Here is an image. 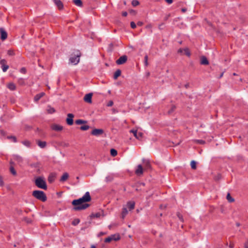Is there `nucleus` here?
Returning a JSON list of instances; mask_svg holds the SVG:
<instances>
[{
	"mask_svg": "<svg viewBox=\"0 0 248 248\" xmlns=\"http://www.w3.org/2000/svg\"><path fill=\"white\" fill-rule=\"evenodd\" d=\"M105 234V233L103 232H101L100 233L99 235H104V234Z\"/></svg>",
	"mask_w": 248,
	"mask_h": 248,
	"instance_id": "55",
	"label": "nucleus"
},
{
	"mask_svg": "<svg viewBox=\"0 0 248 248\" xmlns=\"http://www.w3.org/2000/svg\"><path fill=\"white\" fill-rule=\"evenodd\" d=\"M226 199L230 202H232L234 201V199L232 198L229 193H228L226 196Z\"/></svg>",
	"mask_w": 248,
	"mask_h": 248,
	"instance_id": "25",
	"label": "nucleus"
},
{
	"mask_svg": "<svg viewBox=\"0 0 248 248\" xmlns=\"http://www.w3.org/2000/svg\"><path fill=\"white\" fill-rule=\"evenodd\" d=\"M116 63L118 64L124 63V55L122 56L118 60H117Z\"/></svg>",
	"mask_w": 248,
	"mask_h": 248,
	"instance_id": "24",
	"label": "nucleus"
},
{
	"mask_svg": "<svg viewBox=\"0 0 248 248\" xmlns=\"http://www.w3.org/2000/svg\"><path fill=\"white\" fill-rule=\"evenodd\" d=\"M89 126L87 125H85L81 126L80 128L81 130L85 131L88 130L89 128Z\"/></svg>",
	"mask_w": 248,
	"mask_h": 248,
	"instance_id": "35",
	"label": "nucleus"
},
{
	"mask_svg": "<svg viewBox=\"0 0 248 248\" xmlns=\"http://www.w3.org/2000/svg\"><path fill=\"white\" fill-rule=\"evenodd\" d=\"M110 154L112 156H115L117 155V151L114 149L110 150Z\"/></svg>",
	"mask_w": 248,
	"mask_h": 248,
	"instance_id": "31",
	"label": "nucleus"
},
{
	"mask_svg": "<svg viewBox=\"0 0 248 248\" xmlns=\"http://www.w3.org/2000/svg\"><path fill=\"white\" fill-rule=\"evenodd\" d=\"M101 216V214L99 213H97L94 214L92 215V217H99Z\"/></svg>",
	"mask_w": 248,
	"mask_h": 248,
	"instance_id": "41",
	"label": "nucleus"
},
{
	"mask_svg": "<svg viewBox=\"0 0 248 248\" xmlns=\"http://www.w3.org/2000/svg\"><path fill=\"white\" fill-rule=\"evenodd\" d=\"M144 60H145V64L146 65H148V62H147V60H148V56L147 55H146L144 57Z\"/></svg>",
	"mask_w": 248,
	"mask_h": 248,
	"instance_id": "44",
	"label": "nucleus"
},
{
	"mask_svg": "<svg viewBox=\"0 0 248 248\" xmlns=\"http://www.w3.org/2000/svg\"><path fill=\"white\" fill-rule=\"evenodd\" d=\"M10 164H11V165H12L13 164H14L13 162L11 161L10 162ZM10 169L11 172L13 175H16V170H15L14 167L12 166H11Z\"/></svg>",
	"mask_w": 248,
	"mask_h": 248,
	"instance_id": "26",
	"label": "nucleus"
},
{
	"mask_svg": "<svg viewBox=\"0 0 248 248\" xmlns=\"http://www.w3.org/2000/svg\"><path fill=\"white\" fill-rule=\"evenodd\" d=\"M130 25L132 29H135L136 27V24L133 21L130 23Z\"/></svg>",
	"mask_w": 248,
	"mask_h": 248,
	"instance_id": "42",
	"label": "nucleus"
},
{
	"mask_svg": "<svg viewBox=\"0 0 248 248\" xmlns=\"http://www.w3.org/2000/svg\"><path fill=\"white\" fill-rule=\"evenodd\" d=\"M178 217L180 219H182V216H181L180 214H178Z\"/></svg>",
	"mask_w": 248,
	"mask_h": 248,
	"instance_id": "53",
	"label": "nucleus"
},
{
	"mask_svg": "<svg viewBox=\"0 0 248 248\" xmlns=\"http://www.w3.org/2000/svg\"><path fill=\"white\" fill-rule=\"evenodd\" d=\"M91 200V198L90 193L86 192L82 197L73 201L72 203L75 206L73 208V210L75 211H78L86 209L89 206V204L85 202H89Z\"/></svg>",
	"mask_w": 248,
	"mask_h": 248,
	"instance_id": "1",
	"label": "nucleus"
},
{
	"mask_svg": "<svg viewBox=\"0 0 248 248\" xmlns=\"http://www.w3.org/2000/svg\"><path fill=\"white\" fill-rule=\"evenodd\" d=\"M35 185L40 188L46 190L47 185L45 179L43 177H38L36 178L34 181Z\"/></svg>",
	"mask_w": 248,
	"mask_h": 248,
	"instance_id": "2",
	"label": "nucleus"
},
{
	"mask_svg": "<svg viewBox=\"0 0 248 248\" xmlns=\"http://www.w3.org/2000/svg\"><path fill=\"white\" fill-rule=\"evenodd\" d=\"M143 22H141V21H139L138 23H137V25L138 26H141L142 25H143Z\"/></svg>",
	"mask_w": 248,
	"mask_h": 248,
	"instance_id": "49",
	"label": "nucleus"
},
{
	"mask_svg": "<svg viewBox=\"0 0 248 248\" xmlns=\"http://www.w3.org/2000/svg\"><path fill=\"white\" fill-rule=\"evenodd\" d=\"M124 217V211H122V217L123 218Z\"/></svg>",
	"mask_w": 248,
	"mask_h": 248,
	"instance_id": "59",
	"label": "nucleus"
},
{
	"mask_svg": "<svg viewBox=\"0 0 248 248\" xmlns=\"http://www.w3.org/2000/svg\"><path fill=\"white\" fill-rule=\"evenodd\" d=\"M51 128L52 130L56 131H60L63 129V127L62 126L57 124H52L51 125Z\"/></svg>",
	"mask_w": 248,
	"mask_h": 248,
	"instance_id": "12",
	"label": "nucleus"
},
{
	"mask_svg": "<svg viewBox=\"0 0 248 248\" xmlns=\"http://www.w3.org/2000/svg\"><path fill=\"white\" fill-rule=\"evenodd\" d=\"M223 73H222V74L220 75V78H221V77L223 76Z\"/></svg>",
	"mask_w": 248,
	"mask_h": 248,
	"instance_id": "63",
	"label": "nucleus"
},
{
	"mask_svg": "<svg viewBox=\"0 0 248 248\" xmlns=\"http://www.w3.org/2000/svg\"><path fill=\"white\" fill-rule=\"evenodd\" d=\"M188 86H189L188 84H186L185 85L186 88H188Z\"/></svg>",
	"mask_w": 248,
	"mask_h": 248,
	"instance_id": "61",
	"label": "nucleus"
},
{
	"mask_svg": "<svg viewBox=\"0 0 248 248\" xmlns=\"http://www.w3.org/2000/svg\"><path fill=\"white\" fill-rule=\"evenodd\" d=\"M165 1L169 4H171L173 1L172 0H165Z\"/></svg>",
	"mask_w": 248,
	"mask_h": 248,
	"instance_id": "50",
	"label": "nucleus"
},
{
	"mask_svg": "<svg viewBox=\"0 0 248 248\" xmlns=\"http://www.w3.org/2000/svg\"><path fill=\"white\" fill-rule=\"evenodd\" d=\"M3 185V182L2 181V179L1 177L0 176V186H2Z\"/></svg>",
	"mask_w": 248,
	"mask_h": 248,
	"instance_id": "47",
	"label": "nucleus"
},
{
	"mask_svg": "<svg viewBox=\"0 0 248 248\" xmlns=\"http://www.w3.org/2000/svg\"><path fill=\"white\" fill-rule=\"evenodd\" d=\"M181 10H182V12H185L186 11V8H182Z\"/></svg>",
	"mask_w": 248,
	"mask_h": 248,
	"instance_id": "52",
	"label": "nucleus"
},
{
	"mask_svg": "<svg viewBox=\"0 0 248 248\" xmlns=\"http://www.w3.org/2000/svg\"><path fill=\"white\" fill-rule=\"evenodd\" d=\"M170 16V15H168V16H166V18H165V20H167V19L169 18V17Z\"/></svg>",
	"mask_w": 248,
	"mask_h": 248,
	"instance_id": "57",
	"label": "nucleus"
},
{
	"mask_svg": "<svg viewBox=\"0 0 248 248\" xmlns=\"http://www.w3.org/2000/svg\"><path fill=\"white\" fill-rule=\"evenodd\" d=\"M164 26V24L163 23H162L160 25H159V29H162V27Z\"/></svg>",
	"mask_w": 248,
	"mask_h": 248,
	"instance_id": "51",
	"label": "nucleus"
},
{
	"mask_svg": "<svg viewBox=\"0 0 248 248\" xmlns=\"http://www.w3.org/2000/svg\"><path fill=\"white\" fill-rule=\"evenodd\" d=\"M74 115L71 113H69L67 114V118L66 120L67 124L69 125H71L73 124V118H74Z\"/></svg>",
	"mask_w": 248,
	"mask_h": 248,
	"instance_id": "8",
	"label": "nucleus"
},
{
	"mask_svg": "<svg viewBox=\"0 0 248 248\" xmlns=\"http://www.w3.org/2000/svg\"><path fill=\"white\" fill-rule=\"evenodd\" d=\"M91 248H96V247L94 245H92Z\"/></svg>",
	"mask_w": 248,
	"mask_h": 248,
	"instance_id": "60",
	"label": "nucleus"
},
{
	"mask_svg": "<svg viewBox=\"0 0 248 248\" xmlns=\"http://www.w3.org/2000/svg\"><path fill=\"white\" fill-rule=\"evenodd\" d=\"M194 142L196 143H197L198 144H203L205 143V141L203 140H194Z\"/></svg>",
	"mask_w": 248,
	"mask_h": 248,
	"instance_id": "36",
	"label": "nucleus"
},
{
	"mask_svg": "<svg viewBox=\"0 0 248 248\" xmlns=\"http://www.w3.org/2000/svg\"><path fill=\"white\" fill-rule=\"evenodd\" d=\"M73 2L78 6L81 7L82 6V2L81 0H74Z\"/></svg>",
	"mask_w": 248,
	"mask_h": 248,
	"instance_id": "28",
	"label": "nucleus"
},
{
	"mask_svg": "<svg viewBox=\"0 0 248 248\" xmlns=\"http://www.w3.org/2000/svg\"><path fill=\"white\" fill-rule=\"evenodd\" d=\"M201 63L203 65H207L209 63L208 61L204 56L201 57Z\"/></svg>",
	"mask_w": 248,
	"mask_h": 248,
	"instance_id": "19",
	"label": "nucleus"
},
{
	"mask_svg": "<svg viewBox=\"0 0 248 248\" xmlns=\"http://www.w3.org/2000/svg\"><path fill=\"white\" fill-rule=\"evenodd\" d=\"M12 139H13L14 141L15 142H16V138L15 137H12Z\"/></svg>",
	"mask_w": 248,
	"mask_h": 248,
	"instance_id": "56",
	"label": "nucleus"
},
{
	"mask_svg": "<svg viewBox=\"0 0 248 248\" xmlns=\"http://www.w3.org/2000/svg\"><path fill=\"white\" fill-rule=\"evenodd\" d=\"M124 212H125V215L126 214H127V212H128V211H127V210H126V208H125Z\"/></svg>",
	"mask_w": 248,
	"mask_h": 248,
	"instance_id": "58",
	"label": "nucleus"
},
{
	"mask_svg": "<svg viewBox=\"0 0 248 248\" xmlns=\"http://www.w3.org/2000/svg\"><path fill=\"white\" fill-rule=\"evenodd\" d=\"M75 123L77 124H85L87 123V122L85 121L81 120V119H78V120H76Z\"/></svg>",
	"mask_w": 248,
	"mask_h": 248,
	"instance_id": "30",
	"label": "nucleus"
},
{
	"mask_svg": "<svg viewBox=\"0 0 248 248\" xmlns=\"http://www.w3.org/2000/svg\"><path fill=\"white\" fill-rule=\"evenodd\" d=\"M23 143L25 145L27 146H29L30 145V142L29 141H25Z\"/></svg>",
	"mask_w": 248,
	"mask_h": 248,
	"instance_id": "43",
	"label": "nucleus"
},
{
	"mask_svg": "<svg viewBox=\"0 0 248 248\" xmlns=\"http://www.w3.org/2000/svg\"><path fill=\"white\" fill-rule=\"evenodd\" d=\"M144 171H145V170L143 169L142 165L140 164L138 165L135 170V173L138 176H141L142 175Z\"/></svg>",
	"mask_w": 248,
	"mask_h": 248,
	"instance_id": "5",
	"label": "nucleus"
},
{
	"mask_svg": "<svg viewBox=\"0 0 248 248\" xmlns=\"http://www.w3.org/2000/svg\"><path fill=\"white\" fill-rule=\"evenodd\" d=\"M80 221L79 219H76L72 222V224L74 226L78 225Z\"/></svg>",
	"mask_w": 248,
	"mask_h": 248,
	"instance_id": "39",
	"label": "nucleus"
},
{
	"mask_svg": "<svg viewBox=\"0 0 248 248\" xmlns=\"http://www.w3.org/2000/svg\"><path fill=\"white\" fill-rule=\"evenodd\" d=\"M121 73V71L120 69L117 70L116 71L114 74L113 78L114 79H117V78L120 76Z\"/></svg>",
	"mask_w": 248,
	"mask_h": 248,
	"instance_id": "21",
	"label": "nucleus"
},
{
	"mask_svg": "<svg viewBox=\"0 0 248 248\" xmlns=\"http://www.w3.org/2000/svg\"><path fill=\"white\" fill-rule=\"evenodd\" d=\"M32 194L33 197L39 200L42 202H45L46 201V196L43 191L34 190L32 192Z\"/></svg>",
	"mask_w": 248,
	"mask_h": 248,
	"instance_id": "3",
	"label": "nucleus"
},
{
	"mask_svg": "<svg viewBox=\"0 0 248 248\" xmlns=\"http://www.w3.org/2000/svg\"><path fill=\"white\" fill-rule=\"evenodd\" d=\"M21 72L25 73L26 72V69L25 68H22L20 70Z\"/></svg>",
	"mask_w": 248,
	"mask_h": 248,
	"instance_id": "48",
	"label": "nucleus"
},
{
	"mask_svg": "<svg viewBox=\"0 0 248 248\" xmlns=\"http://www.w3.org/2000/svg\"><path fill=\"white\" fill-rule=\"evenodd\" d=\"M130 132L133 133L134 136L138 140H140L143 136V133L141 132H138L137 130H131Z\"/></svg>",
	"mask_w": 248,
	"mask_h": 248,
	"instance_id": "10",
	"label": "nucleus"
},
{
	"mask_svg": "<svg viewBox=\"0 0 248 248\" xmlns=\"http://www.w3.org/2000/svg\"><path fill=\"white\" fill-rule=\"evenodd\" d=\"M7 87L11 90L14 91L16 90V86L13 83H10L8 84Z\"/></svg>",
	"mask_w": 248,
	"mask_h": 248,
	"instance_id": "23",
	"label": "nucleus"
},
{
	"mask_svg": "<svg viewBox=\"0 0 248 248\" xmlns=\"http://www.w3.org/2000/svg\"><path fill=\"white\" fill-rule=\"evenodd\" d=\"M220 176L219 175H218L217 177H216L215 179L216 180H218L220 179Z\"/></svg>",
	"mask_w": 248,
	"mask_h": 248,
	"instance_id": "54",
	"label": "nucleus"
},
{
	"mask_svg": "<svg viewBox=\"0 0 248 248\" xmlns=\"http://www.w3.org/2000/svg\"><path fill=\"white\" fill-rule=\"evenodd\" d=\"M191 167L193 169H195L196 168V162L193 160L190 163Z\"/></svg>",
	"mask_w": 248,
	"mask_h": 248,
	"instance_id": "33",
	"label": "nucleus"
},
{
	"mask_svg": "<svg viewBox=\"0 0 248 248\" xmlns=\"http://www.w3.org/2000/svg\"><path fill=\"white\" fill-rule=\"evenodd\" d=\"M7 54L9 56H13L15 54L14 51L13 50H8L7 51Z\"/></svg>",
	"mask_w": 248,
	"mask_h": 248,
	"instance_id": "40",
	"label": "nucleus"
},
{
	"mask_svg": "<svg viewBox=\"0 0 248 248\" xmlns=\"http://www.w3.org/2000/svg\"><path fill=\"white\" fill-rule=\"evenodd\" d=\"M113 179V177L111 175H108L106 177V182H110Z\"/></svg>",
	"mask_w": 248,
	"mask_h": 248,
	"instance_id": "38",
	"label": "nucleus"
},
{
	"mask_svg": "<svg viewBox=\"0 0 248 248\" xmlns=\"http://www.w3.org/2000/svg\"><path fill=\"white\" fill-rule=\"evenodd\" d=\"M45 94V93L43 92L36 94L34 98V101L37 102L41 97L44 96Z\"/></svg>",
	"mask_w": 248,
	"mask_h": 248,
	"instance_id": "17",
	"label": "nucleus"
},
{
	"mask_svg": "<svg viewBox=\"0 0 248 248\" xmlns=\"http://www.w3.org/2000/svg\"><path fill=\"white\" fill-rule=\"evenodd\" d=\"M113 104V102L112 101H109L108 104V107H110V106H112Z\"/></svg>",
	"mask_w": 248,
	"mask_h": 248,
	"instance_id": "45",
	"label": "nucleus"
},
{
	"mask_svg": "<svg viewBox=\"0 0 248 248\" xmlns=\"http://www.w3.org/2000/svg\"><path fill=\"white\" fill-rule=\"evenodd\" d=\"M183 52H184V49L180 48L178 50V53H183Z\"/></svg>",
	"mask_w": 248,
	"mask_h": 248,
	"instance_id": "46",
	"label": "nucleus"
},
{
	"mask_svg": "<svg viewBox=\"0 0 248 248\" xmlns=\"http://www.w3.org/2000/svg\"><path fill=\"white\" fill-rule=\"evenodd\" d=\"M127 13L125 12V14H124L125 16H127Z\"/></svg>",
	"mask_w": 248,
	"mask_h": 248,
	"instance_id": "64",
	"label": "nucleus"
},
{
	"mask_svg": "<svg viewBox=\"0 0 248 248\" xmlns=\"http://www.w3.org/2000/svg\"><path fill=\"white\" fill-rule=\"evenodd\" d=\"M135 204V202L133 201H130L127 202V206L129 211H131L134 208Z\"/></svg>",
	"mask_w": 248,
	"mask_h": 248,
	"instance_id": "15",
	"label": "nucleus"
},
{
	"mask_svg": "<svg viewBox=\"0 0 248 248\" xmlns=\"http://www.w3.org/2000/svg\"><path fill=\"white\" fill-rule=\"evenodd\" d=\"M141 165H142L143 169L145 170L150 169L151 168V164L150 161L146 159H142V164Z\"/></svg>",
	"mask_w": 248,
	"mask_h": 248,
	"instance_id": "7",
	"label": "nucleus"
},
{
	"mask_svg": "<svg viewBox=\"0 0 248 248\" xmlns=\"http://www.w3.org/2000/svg\"><path fill=\"white\" fill-rule=\"evenodd\" d=\"M69 177V174L67 172H65L63 174L61 178L60 181L64 182Z\"/></svg>",
	"mask_w": 248,
	"mask_h": 248,
	"instance_id": "20",
	"label": "nucleus"
},
{
	"mask_svg": "<svg viewBox=\"0 0 248 248\" xmlns=\"http://www.w3.org/2000/svg\"><path fill=\"white\" fill-rule=\"evenodd\" d=\"M0 38L2 40H4L6 39L7 37V34L6 32L3 29L0 28Z\"/></svg>",
	"mask_w": 248,
	"mask_h": 248,
	"instance_id": "14",
	"label": "nucleus"
},
{
	"mask_svg": "<svg viewBox=\"0 0 248 248\" xmlns=\"http://www.w3.org/2000/svg\"><path fill=\"white\" fill-rule=\"evenodd\" d=\"M6 61L4 59H2L0 61V64L1 65V68L3 72H5L9 68V66L6 64Z\"/></svg>",
	"mask_w": 248,
	"mask_h": 248,
	"instance_id": "9",
	"label": "nucleus"
},
{
	"mask_svg": "<svg viewBox=\"0 0 248 248\" xmlns=\"http://www.w3.org/2000/svg\"><path fill=\"white\" fill-rule=\"evenodd\" d=\"M139 2L137 0H133L132 1V4L133 6H136L139 4Z\"/></svg>",
	"mask_w": 248,
	"mask_h": 248,
	"instance_id": "37",
	"label": "nucleus"
},
{
	"mask_svg": "<svg viewBox=\"0 0 248 248\" xmlns=\"http://www.w3.org/2000/svg\"><path fill=\"white\" fill-rule=\"evenodd\" d=\"M93 96L92 93H89L85 95L84 97V100L87 103H92V97Z\"/></svg>",
	"mask_w": 248,
	"mask_h": 248,
	"instance_id": "13",
	"label": "nucleus"
},
{
	"mask_svg": "<svg viewBox=\"0 0 248 248\" xmlns=\"http://www.w3.org/2000/svg\"><path fill=\"white\" fill-rule=\"evenodd\" d=\"M80 53L79 52H77L76 54L74 56H71L69 59V61L71 63H72L74 65L77 64L79 62V57H80Z\"/></svg>",
	"mask_w": 248,
	"mask_h": 248,
	"instance_id": "4",
	"label": "nucleus"
},
{
	"mask_svg": "<svg viewBox=\"0 0 248 248\" xmlns=\"http://www.w3.org/2000/svg\"><path fill=\"white\" fill-rule=\"evenodd\" d=\"M55 177V174L54 173H51L48 178V181H49V182L52 183L54 181Z\"/></svg>",
	"mask_w": 248,
	"mask_h": 248,
	"instance_id": "22",
	"label": "nucleus"
},
{
	"mask_svg": "<svg viewBox=\"0 0 248 248\" xmlns=\"http://www.w3.org/2000/svg\"><path fill=\"white\" fill-rule=\"evenodd\" d=\"M124 60H125V62L126 61V60H127V57L125 55Z\"/></svg>",
	"mask_w": 248,
	"mask_h": 248,
	"instance_id": "62",
	"label": "nucleus"
},
{
	"mask_svg": "<svg viewBox=\"0 0 248 248\" xmlns=\"http://www.w3.org/2000/svg\"><path fill=\"white\" fill-rule=\"evenodd\" d=\"M176 107L174 105H171L170 109L168 111L169 114H171L175 109Z\"/></svg>",
	"mask_w": 248,
	"mask_h": 248,
	"instance_id": "34",
	"label": "nucleus"
},
{
	"mask_svg": "<svg viewBox=\"0 0 248 248\" xmlns=\"http://www.w3.org/2000/svg\"><path fill=\"white\" fill-rule=\"evenodd\" d=\"M184 53L188 57H189L190 56V52L188 48H185L184 49Z\"/></svg>",
	"mask_w": 248,
	"mask_h": 248,
	"instance_id": "29",
	"label": "nucleus"
},
{
	"mask_svg": "<svg viewBox=\"0 0 248 248\" xmlns=\"http://www.w3.org/2000/svg\"><path fill=\"white\" fill-rule=\"evenodd\" d=\"M53 1L59 9L62 8L63 4L60 0H53Z\"/></svg>",
	"mask_w": 248,
	"mask_h": 248,
	"instance_id": "16",
	"label": "nucleus"
},
{
	"mask_svg": "<svg viewBox=\"0 0 248 248\" xmlns=\"http://www.w3.org/2000/svg\"><path fill=\"white\" fill-rule=\"evenodd\" d=\"M104 131L102 129H94L92 131V134L96 136H99V135L102 134Z\"/></svg>",
	"mask_w": 248,
	"mask_h": 248,
	"instance_id": "11",
	"label": "nucleus"
},
{
	"mask_svg": "<svg viewBox=\"0 0 248 248\" xmlns=\"http://www.w3.org/2000/svg\"><path fill=\"white\" fill-rule=\"evenodd\" d=\"M14 158L19 162H21L22 161V157L19 155H14Z\"/></svg>",
	"mask_w": 248,
	"mask_h": 248,
	"instance_id": "32",
	"label": "nucleus"
},
{
	"mask_svg": "<svg viewBox=\"0 0 248 248\" xmlns=\"http://www.w3.org/2000/svg\"><path fill=\"white\" fill-rule=\"evenodd\" d=\"M46 111H47L48 113L52 114V113L55 112V109L53 108H52V107H51L50 106H48L47 107Z\"/></svg>",
	"mask_w": 248,
	"mask_h": 248,
	"instance_id": "27",
	"label": "nucleus"
},
{
	"mask_svg": "<svg viewBox=\"0 0 248 248\" xmlns=\"http://www.w3.org/2000/svg\"><path fill=\"white\" fill-rule=\"evenodd\" d=\"M37 142V145L41 148H44L46 147V141L38 140Z\"/></svg>",
	"mask_w": 248,
	"mask_h": 248,
	"instance_id": "18",
	"label": "nucleus"
},
{
	"mask_svg": "<svg viewBox=\"0 0 248 248\" xmlns=\"http://www.w3.org/2000/svg\"><path fill=\"white\" fill-rule=\"evenodd\" d=\"M120 239V237L118 235L113 234L112 235L107 238H106L105 240V242L106 243H109L112 240L117 241Z\"/></svg>",
	"mask_w": 248,
	"mask_h": 248,
	"instance_id": "6",
	"label": "nucleus"
}]
</instances>
